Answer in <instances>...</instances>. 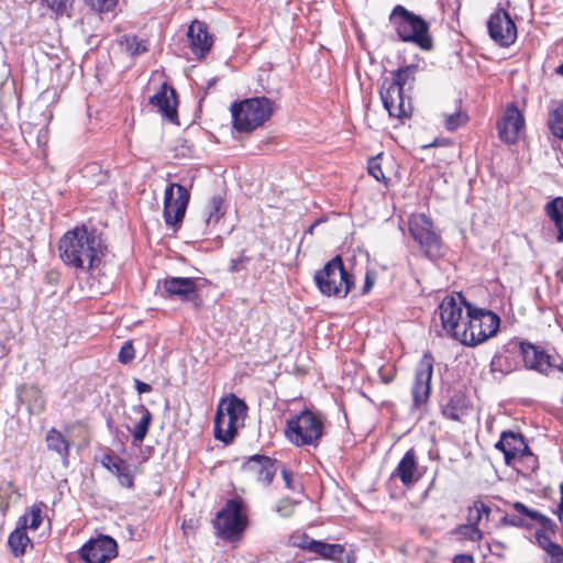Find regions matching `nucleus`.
<instances>
[{
    "label": "nucleus",
    "mask_w": 563,
    "mask_h": 563,
    "mask_svg": "<svg viewBox=\"0 0 563 563\" xmlns=\"http://www.w3.org/2000/svg\"><path fill=\"white\" fill-rule=\"evenodd\" d=\"M84 2L93 11L108 13L114 10L118 0H84Z\"/></svg>",
    "instance_id": "41"
},
{
    "label": "nucleus",
    "mask_w": 563,
    "mask_h": 563,
    "mask_svg": "<svg viewBox=\"0 0 563 563\" xmlns=\"http://www.w3.org/2000/svg\"><path fill=\"white\" fill-rule=\"evenodd\" d=\"M217 536L227 541H238L247 527L245 503L241 498L227 500L224 507L213 519Z\"/></svg>",
    "instance_id": "8"
},
{
    "label": "nucleus",
    "mask_w": 563,
    "mask_h": 563,
    "mask_svg": "<svg viewBox=\"0 0 563 563\" xmlns=\"http://www.w3.org/2000/svg\"><path fill=\"white\" fill-rule=\"evenodd\" d=\"M544 213L556 230V241L563 242V197L559 196L544 205Z\"/></svg>",
    "instance_id": "30"
},
{
    "label": "nucleus",
    "mask_w": 563,
    "mask_h": 563,
    "mask_svg": "<svg viewBox=\"0 0 563 563\" xmlns=\"http://www.w3.org/2000/svg\"><path fill=\"white\" fill-rule=\"evenodd\" d=\"M118 554V544L109 536L90 539L80 549V558L87 563H106Z\"/></svg>",
    "instance_id": "16"
},
{
    "label": "nucleus",
    "mask_w": 563,
    "mask_h": 563,
    "mask_svg": "<svg viewBox=\"0 0 563 563\" xmlns=\"http://www.w3.org/2000/svg\"><path fill=\"white\" fill-rule=\"evenodd\" d=\"M325 422L321 411L306 408L286 421L285 437L298 448H317L324 435Z\"/></svg>",
    "instance_id": "2"
},
{
    "label": "nucleus",
    "mask_w": 563,
    "mask_h": 563,
    "mask_svg": "<svg viewBox=\"0 0 563 563\" xmlns=\"http://www.w3.org/2000/svg\"><path fill=\"white\" fill-rule=\"evenodd\" d=\"M409 233L418 243L423 256L437 260L442 256V240L434 231L432 220L424 213L412 214L409 218Z\"/></svg>",
    "instance_id": "9"
},
{
    "label": "nucleus",
    "mask_w": 563,
    "mask_h": 563,
    "mask_svg": "<svg viewBox=\"0 0 563 563\" xmlns=\"http://www.w3.org/2000/svg\"><path fill=\"white\" fill-rule=\"evenodd\" d=\"M164 290L168 297H177L181 301H194L196 307L200 306L197 294L198 287L192 277H169L164 280Z\"/></svg>",
    "instance_id": "23"
},
{
    "label": "nucleus",
    "mask_w": 563,
    "mask_h": 563,
    "mask_svg": "<svg viewBox=\"0 0 563 563\" xmlns=\"http://www.w3.org/2000/svg\"><path fill=\"white\" fill-rule=\"evenodd\" d=\"M495 547H498V548H504V544L499 541H496L493 543Z\"/></svg>",
    "instance_id": "63"
},
{
    "label": "nucleus",
    "mask_w": 563,
    "mask_h": 563,
    "mask_svg": "<svg viewBox=\"0 0 563 563\" xmlns=\"http://www.w3.org/2000/svg\"><path fill=\"white\" fill-rule=\"evenodd\" d=\"M223 199L220 196H213L210 199L209 205L205 213L202 214V219L199 223L201 228L205 227L202 233H206L208 228L214 227L223 217Z\"/></svg>",
    "instance_id": "32"
},
{
    "label": "nucleus",
    "mask_w": 563,
    "mask_h": 563,
    "mask_svg": "<svg viewBox=\"0 0 563 563\" xmlns=\"http://www.w3.org/2000/svg\"><path fill=\"white\" fill-rule=\"evenodd\" d=\"M99 462L104 468L117 476L121 486L128 488L133 486V475L131 473L130 465L119 455L108 450L101 454Z\"/></svg>",
    "instance_id": "26"
},
{
    "label": "nucleus",
    "mask_w": 563,
    "mask_h": 563,
    "mask_svg": "<svg viewBox=\"0 0 563 563\" xmlns=\"http://www.w3.org/2000/svg\"><path fill=\"white\" fill-rule=\"evenodd\" d=\"M525 125V118L519 109L514 104H509L503 118L497 122L499 137L508 143L514 144L518 141L519 131Z\"/></svg>",
    "instance_id": "20"
},
{
    "label": "nucleus",
    "mask_w": 563,
    "mask_h": 563,
    "mask_svg": "<svg viewBox=\"0 0 563 563\" xmlns=\"http://www.w3.org/2000/svg\"><path fill=\"white\" fill-rule=\"evenodd\" d=\"M523 367L528 371L537 372L549 376L553 369L563 373V357L556 353H549L541 345L520 340L518 350Z\"/></svg>",
    "instance_id": "10"
},
{
    "label": "nucleus",
    "mask_w": 563,
    "mask_h": 563,
    "mask_svg": "<svg viewBox=\"0 0 563 563\" xmlns=\"http://www.w3.org/2000/svg\"><path fill=\"white\" fill-rule=\"evenodd\" d=\"M379 96L384 108L390 118L405 119L412 113L411 100H406L404 91L400 88L391 87V85L383 81Z\"/></svg>",
    "instance_id": "17"
},
{
    "label": "nucleus",
    "mask_w": 563,
    "mask_h": 563,
    "mask_svg": "<svg viewBox=\"0 0 563 563\" xmlns=\"http://www.w3.org/2000/svg\"><path fill=\"white\" fill-rule=\"evenodd\" d=\"M536 540L538 545L550 554L552 559L563 558V548L553 542L550 534L544 531H536Z\"/></svg>",
    "instance_id": "34"
},
{
    "label": "nucleus",
    "mask_w": 563,
    "mask_h": 563,
    "mask_svg": "<svg viewBox=\"0 0 563 563\" xmlns=\"http://www.w3.org/2000/svg\"><path fill=\"white\" fill-rule=\"evenodd\" d=\"M251 262V257L245 255V252L242 251L241 255L238 258H233L230 262L229 272L230 273H239L246 268L247 264Z\"/></svg>",
    "instance_id": "47"
},
{
    "label": "nucleus",
    "mask_w": 563,
    "mask_h": 563,
    "mask_svg": "<svg viewBox=\"0 0 563 563\" xmlns=\"http://www.w3.org/2000/svg\"><path fill=\"white\" fill-rule=\"evenodd\" d=\"M151 389H152L151 386L143 382V394L151 391Z\"/></svg>",
    "instance_id": "59"
},
{
    "label": "nucleus",
    "mask_w": 563,
    "mask_h": 563,
    "mask_svg": "<svg viewBox=\"0 0 563 563\" xmlns=\"http://www.w3.org/2000/svg\"><path fill=\"white\" fill-rule=\"evenodd\" d=\"M500 525L515 528H529V526L526 523L525 519L521 516L509 514H506L505 516L501 517Z\"/></svg>",
    "instance_id": "45"
},
{
    "label": "nucleus",
    "mask_w": 563,
    "mask_h": 563,
    "mask_svg": "<svg viewBox=\"0 0 563 563\" xmlns=\"http://www.w3.org/2000/svg\"><path fill=\"white\" fill-rule=\"evenodd\" d=\"M474 505L477 507L481 517H485L486 519H488L492 511L490 507L482 500L474 501Z\"/></svg>",
    "instance_id": "51"
},
{
    "label": "nucleus",
    "mask_w": 563,
    "mask_h": 563,
    "mask_svg": "<svg viewBox=\"0 0 563 563\" xmlns=\"http://www.w3.org/2000/svg\"><path fill=\"white\" fill-rule=\"evenodd\" d=\"M471 306L466 298L457 292L445 296L438 307L442 330L445 334L456 341L461 340L466 317H463L464 308Z\"/></svg>",
    "instance_id": "11"
},
{
    "label": "nucleus",
    "mask_w": 563,
    "mask_h": 563,
    "mask_svg": "<svg viewBox=\"0 0 563 563\" xmlns=\"http://www.w3.org/2000/svg\"><path fill=\"white\" fill-rule=\"evenodd\" d=\"M216 82H217L216 78H212L208 81L207 87L205 88V95L208 93L209 89H211V87H213Z\"/></svg>",
    "instance_id": "57"
},
{
    "label": "nucleus",
    "mask_w": 563,
    "mask_h": 563,
    "mask_svg": "<svg viewBox=\"0 0 563 563\" xmlns=\"http://www.w3.org/2000/svg\"><path fill=\"white\" fill-rule=\"evenodd\" d=\"M317 224H318V221H316L313 224H311V225L309 227V229H308V231H307V232L311 234V233L313 232L314 227H316Z\"/></svg>",
    "instance_id": "61"
},
{
    "label": "nucleus",
    "mask_w": 563,
    "mask_h": 563,
    "mask_svg": "<svg viewBox=\"0 0 563 563\" xmlns=\"http://www.w3.org/2000/svg\"><path fill=\"white\" fill-rule=\"evenodd\" d=\"M423 476L413 449H409L391 473V477L398 478L406 487L415 485Z\"/></svg>",
    "instance_id": "24"
},
{
    "label": "nucleus",
    "mask_w": 563,
    "mask_h": 563,
    "mask_svg": "<svg viewBox=\"0 0 563 563\" xmlns=\"http://www.w3.org/2000/svg\"><path fill=\"white\" fill-rule=\"evenodd\" d=\"M495 448L503 452L506 465L510 466L517 460L523 457H533L534 464L538 463L537 457L530 451L525 437L521 433L511 430L503 431L499 441Z\"/></svg>",
    "instance_id": "15"
},
{
    "label": "nucleus",
    "mask_w": 563,
    "mask_h": 563,
    "mask_svg": "<svg viewBox=\"0 0 563 563\" xmlns=\"http://www.w3.org/2000/svg\"><path fill=\"white\" fill-rule=\"evenodd\" d=\"M151 422V413L150 411L143 406V438L146 434L147 427Z\"/></svg>",
    "instance_id": "54"
},
{
    "label": "nucleus",
    "mask_w": 563,
    "mask_h": 563,
    "mask_svg": "<svg viewBox=\"0 0 563 563\" xmlns=\"http://www.w3.org/2000/svg\"><path fill=\"white\" fill-rule=\"evenodd\" d=\"M389 22L402 42L413 43L423 51L432 49L433 38L430 26L422 16L397 4L389 15Z\"/></svg>",
    "instance_id": "3"
},
{
    "label": "nucleus",
    "mask_w": 563,
    "mask_h": 563,
    "mask_svg": "<svg viewBox=\"0 0 563 563\" xmlns=\"http://www.w3.org/2000/svg\"><path fill=\"white\" fill-rule=\"evenodd\" d=\"M48 9L57 14H64L74 0H41Z\"/></svg>",
    "instance_id": "44"
},
{
    "label": "nucleus",
    "mask_w": 563,
    "mask_h": 563,
    "mask_svg": "<svg viewBox=\"0 0 563 563\" xmlns=\"http://www.w3.org/2000/svg\"><path fill=\"white\" fill-rule=\"evenodd\" d=\"M367 170L378 181L386 179L377 157L369 158Z\"/></svg>",
    "instance_id": "48"
},
{
    "label": "nucleus",
    "mask_w": 563,
    "mask_h": 563,
    "mask_svg": "<svg viewBox=\"0 0 563 563\" xmlns=\"http://www.w3.org/2000/svg\"><path fill=\"white\" fill-rule=\"evenodd\" d=\"M454 534L461 536L471 541H479L483 538V532L477 526H473L470 523H463L457 526L454 531Z\"/></svg>",
    "instance_id": "38"
},
{
    "label": "nucleus",
    "mask_w": 563,
    "mask_h": 563,
    "mask_svg": "<svg viewBox=\"0 0 563 563\" xmlns=\"http://www.w3.org/2000/svg\"><path fill=\"white\" fill-rule=\"evenodd\" d=\"M468 120V117L465 112L456 111L451 114H445L444 125L448 131H455L460 126L464 125Z\"/></svg>",
    "instance_id": "39"
},
{
    "label": "nucleus",
    "mask_w": 563,
    "mask_h": 563,
    "mask_svg": "<svg viewBox=\"0 0 563 563\" xmlns=\"http://www.w3.org/2000/svg\"><path fill=\"white\" fill-rule=\"evenodd\" d=\"M311 553L319 555L324 560L332 561L334 563H356L357 555L354 550L349 552L345 547L339 543H327L318 540V542L310 543Z\"/></svg>",
    "instance_id": "25"
},
{
    "label": "nucleus",
    "mask_w": 563,
    "mask_h": 563,
    "mask_svg": "<svg viewBox=\"0 0 563 563\" xmlns=\"http://www.w3.org/2000/svg\"><path fill=\"white\" fill-rule=\"evenodd\" d=\"M150 104L157 108L162 117L168 122L179 124L176 90L166 81H164L158 91L150 98Z\"/></svg>",
    "instance_id": "19"
},
{
    "label": "nucleus",
    "mask_w": 563,
    "mask_h": 563,
    "mask_svg": "<svg viewBox=\"0 0 563 563\" xmlns=\"http://www.w3.org/2000/svg\"><path fill=\"white\" fill-rule=\"evenodd\" d=\"M500 327V317L487 309L466 306V323L460 342L475 346L495 336Z\"/></svg>",
    "instance_id": "7"
},
{
    "label": "nucleus",
    "mask_w": 563,
    "mask_h": 563,
    "mask_svg": "<svg viewBox=\"0 0 563 563\" xmlns=\"http://www.w3.org/2000/svg\"><path fill=\"white\" fill-rule=\"evenodd\" d=\"M313 542H318V540L310 538L306 533L291 537V544L294 547H297V548L308 551L310 553H311V548H310L311 544L310 543H313Z\"/></svg>",
    "instance_id": "46"
},
{
    "label": "nucleus",
    "mask_w": 563,
    "mask_h": 563,
    "mask_svg": "<svg viewBox=\"0 0 563 563\" xmlns=\"http://www.w3.org/2000/svg\"><path fill=\"white\" fill-rule=\"evenodd\" d=\"M319 291L327 297L345 298L355 286L354 275L344 267L342 257L334 256L313 276Z\"/></svg>",
    "instance_id": "6"
},
{
    "label": "nucleus",
    "mask_w": 563,
    "mask_h": 563,
    "mask_svg": "<svg viewBox=\"0 0 563 563\" xmlns=\"http://www.w3.org/2000/svg\"><path fill=\"white\" fill-rule=\"evenodd\" d=\"M560 489H561V499H563V484H561Z\"/></svg>",
    "instance_id": "64"
},
{
    "label": "nucleus",
    "mask_w": 563,
    "mask_h": 563,
    "mask_svg": "<svg viewBox=\"0 0 563 563\" xmlns=\"http://www.w3.org/2000/svg\"><path fill=\"white\" fill-rule=\"evenodd\" d=\"M132 434L135 442L141 441V420L134 423Z\"/></svg>",
    "instance_id": "55"
},
{
    "label": "nucleus",
    "mask_w": 563,
    "mask_h": 563,
    "mask_svg": "<svg viewBox=\"0 0 563 563\" xmlns=\"http://www.w3.org/2000/svg\"><path fill=\"white\" fill-rule=\"evenodd\" d=\"M453 563H475L474 558L470 554H456Z\"/></svg>",
    "instance_id": "53"
},
{
    "label": "nucleus",
    "mask_w": 563,
    "mask_h": 563,
    "mask_svg": "<svg viewBox=\"0 0 563 563\" xmlns=\"http://www.w3.org/2000/svg\"><path fill=\"white\" fill-rule=\"evenodd\" d=\"M247 406L234 394L222 398L214 417V438L224 444L231 443L240 428L244 427Z\"/></svg>",
    "instance_id": "5"
},
{
    "label": "nucleus",
    "mask_w": 563,
    "mask_h": 563,
    "mask_svg": "<svg viewBox=\"0 0 563 563\" xmlns=\"http://www.w3.org/2000/svg\"><path fill=\"white\" fill-rule=\"evenodd\" d=\"M418 71L419 66L417 64L405 65L394 70L390 79L385 78L383 81L404 91L407 85H411L415 81Z\"/></svg>",
    "instance_id": "31"
},
{
    "label": "nucleus",
    "mask_w": 563,
    "mask_h": 563,
    "mask_svg": "<svg viewBox=\"0 0 563 563\" xmlns=\"http://www.w3.org/2000/svg\"><path fill=\"white\" fill-rule=\"evenodd\" d=\"M278 461L266 455L255 454L243 464V470L255 476L265 486L272 484L277 471Z\"/></svg>",
    "instance_id": "21"
},
{
    "label": "nucleus",
    "mask_w": 563,
    "mask_h": 563,
    "mask_svg": "<svg viewBox=\"0 0 563 563\" xmlns=\"http://www.w3.org/2000/svg\"><path fill=\"white\" fill-rule=\"evenodd\" d=\"M135 357V349L132 344V341H126L123 343L119 351L118 360L122 364L130 363Z\"/></svg>",
    "instance_id": "43"
},
{
    "label": "nucleus",
    "mask_w": 563,
    "mask_h": 563,
    "mask_svg": "<svg viewBox=\"0 0 563 563\" xmlns=\"http://www.w3.org/2000/svg\"><path fill=\"white\" fill-rule=\"evenodd\" d=\"M468 408V399L464 394L457 391L442 406V415L448 419L460 421L467 413Z\"/></svg>",
    "instance_id": "29"
},
{
    "label": "nucleus",
    "mask_w": 563,
    "mask_h": 563,
    "mask_svg": "<svg viewBox=\"0 0 563 563\" xmlns=\"http://www.w3.org/2000/svg\"><path fill=\"white\" fill-rule=\"evenodd\" d=\"M280 473L286 487L294 490L295 486L292 482V472L288 471L287 468H282Z\"/></svg>",
    "instance_id": "52"
},
{
    "label": "nucleus",
    "mask_w": 563,
    "mask_h": 563,
    "mask_svg": "<svg viewBox=\"0 0 563 563\" xmlns=\"http://www.w3.org/2000/svg\"><path fill=\"white\" fill-rule=\"evenodd\" d=\"M552 563H563V558H554L552 559Z\"/></svg>",
    "instance_id": "62"
},
{
    "label": "nucleus",
    "mask_w": 563,
    "mask_h": 563,
    "mask_svg": "<svg viewBox=\"0 0 563 563\" xmlns=\"http://www.w3.org/2000/svg\"><path fill=\"white\" fill-rule=\"evenodd\" d=\"M187 38L190 51L198 59L205 58L213 45L207 24L199 20H194L189 25Z\"/></svg>",
    "instance_id": "22"
},
{
    "label": "nucleus",
    "mask_w": 563,
    "mask_h": 563,
    "mask_svg": "<svg viewBox=\"0 0 563 563\" xmlns=\"http://www.w3.org/2000/svg\"><path fill=\"white\" fill-rule=\"evenodd\" d=\"M548 126L555 137L563 140V102L550 113Z\"/></svg>",
    "instance_id": "35"
},
{
    "label": "nucleus",
    "mask_w": 563,
    "mask_h": 563,
    "mask_svg": "<svg viewBox=\"0 0 563 563\" xmlns=\"http://www.w3.org/2000/svg\"><path fill=\"white\" fill-rule=\"evenodd\" d=\"M120 46L128 55L135 56L140 52L141 41L136 35H124L120 41Z\"/></svg>",
    "instance_id": "40"
},
{
    "label": "nucleus",
    "mask_w": 563,
    "mask_h": 563,
    "mask_svg": "<svg viewBox=\"0 0 563 563\" xmlns=\"http://www.w3.org/2000/svg\"><path fill=\"white\" fill-rule=\"evenodd\" d=\"M46 445L49 451L55 452L68 465L70 441L56 428H51L46 433Z\"/></svg>",
    "instance_id": "27"
},
{
    "label": "nucleus",
    "mask_w": 563,
    "mask_h": 563,
    "mask_svg": "<svg viewBox=\"0 0 563 563\" xmlns=\"http://www.w3.org/2000/svg\"><path fill=\"white\" fill-rule=\"evenodd\" d=\"M134 387L139 395H141V378H134Z\"/></svg>",
    "instance_id": "58"
},
{
    "label": "nucleus",
    "mask_w": 563,
    "mask_h": 563,
    "mask_svg": "<svg viewBox=\"0 0 563 563\" xmlns=\"http://www.w3.org/2000/svg\"><path fill=\"white\" fill-rule=\"evenodd\" d=\"M42 523V509L37 506H32L30 511L23 515L19 525L22 527L30 528L32 530H36Z\"/></svg>",
    "instance_id": "37"
},
{
    "label": "nucleus",
    "mask_w": 563,
    "mask_h": 563,
    "mask_svg": "<svg viewBox=\"0 0 563 563\" xmlns=\"http://www.w3.org/2000/svg\"><path fill=\"white\" fill-rule=\"evenodd\" d=\"M58 250L65 265L89 271L100 262L101 240L95 230L76 227L62 236Z\"/></svg>",
    "instance_id": "1"
},
{
    "label": "nucleus",
    "mask_w": 563,
    "mask_h": 563,
    "mask_svg": "<svg viewBox=\"0 0 563 563\" xmlns=\"http://www.w3.org/2000/svg\"><path fill=\"white\" fill-rule=\"evenodd\" d=\"M554 514L559 517L560 520L563 518V499H561L558 509L554 511Z\"/></svg>",
    "instance_id": "56"
},
{
    "label": "nucleus",
    "mask_w": 563,
    "mask_h": 563,
    "mask_svg": "<svg viewBox=\"0 0 563 563\" xmlns=\"http://www.w3.org/2000/svg\"><path fill=\"white\" fill-rule=\"evenodd\" d=\"M555 73L560 76H563V63L555 69Z\"/></svg>",
    "instance_id": "60"
},
{
    "label": "nucleus",
    "mask_w": 563,
    "mask_h": 563,
    "mask_svg": "<svg viewBox=\"0 0 563 563\" xmlns=\"http://www.w3.org/2000/svg\"><path fill=\"white\" fill-rule=\"evenodd\" d=\"M8 545L13 556L19 558L23 555L26 548L32 547L31 539L26 533V529L19 525L9 536Z\"/></svg>",
    "instance_id": "33"
},
{
    "label": "nucleus",
    "mask_w": 563,
    "mask_h": 563,
    "mask_svg": "<svg viewBox=\"0 0 563 563\" xmlns=\"http://www.w3.org/2000/svg\"><path fill=\"white\" fill-rule=\"evenodd\" d=\"M467 523L477 526L479 521L482 520L481 514L478 512L477 507L473 504L472 506H468L467 508V517H466Z\"/></svg>",
    "instance_id": "49"
},
{
    "label": "nucleus",
    "mask_w": 563,
    "mask_h": 563,
    "mask_svg": "<svg viewBox=\"0 0 563 563\" xmlns=\"http://www.w3.org/2000/svg\"><path fill=\"white\" fill-rule=\"evenodd\" d=\"M276 110L275 102L267 97L247 98L231 104L233 128L250 133L271 119Z\"/></svg>",
    "instance_id": "4"
},
{
    "label": "nucleus",
    "mask_w": 563,
    "mask_h": 563,
    "mask_svg": "<svg viewBox=\"0 0 563 563\" xmlns=\"http://www.w3.org/2000/svg\"><path fill=\"white\" fill-rule=\"evenodd\" d=\"M512 508L519 515L526 516V517L530 518L531 520L539 522V525L541 526V529H539L538 531H544L548 534L549 533L555 534L558 532L559 527L551 518H549L548 516H545L534 509L527 507L523 503L515 501L512 504Z\"/></svg>",
    "instance_id": "28"
},
{
    "label": "nucleus",
    "mask_w": 563,
    "mask_h": 563,
    "mask_svg": "<svg viewBox=\"0 0 563 563\" xmlns=\"http://www.w3.org/2000/svg\"><path fill=\"white\" fill-rule=\"evenodd\" d=\"M295 506L296 503L294 500L283 498L276 504V512L284 518H288L294 514Z\"/></svg>",
    "instance_id": "42"
},
{
    "label": "nucleus",
    "mask_w": 563,
    "mask_h": 563,
    "mask_svg": "<svg viewBox=\"0 0 563 563\" xmlns=\"http://www.w3.org/2000/svg\"><path fill=\"white\" fill-rule=\"evenodd\" d=\"M519 339H512L506 343L501 351L497 352L490 361L489 367L492 373H499L501 376L510 374L519 368L520 352L518 345Z\"/></svg>",
    "instance_id": "18"
},
{
    "label": "nucleus",
    "mask_w": 563,
    "mask_h": 563,
    "mask_svg": "<svg viewBox=\"0 0 563 563\" xmlns=\"http://www.w3.org/2000/svg\"><path fill=\"white\" fill-rule=\"evenodd\" d=\"M20 398L22 400L29 399L32 406H34L40 411L45 408V400L43 398L42 391L36 386H26L20 391Z\"/></svg>",
    "instance_id": "36"
},
{
    "label": "nucleus",
    "mask_w": 563,
    "mask_h": 563,
    "mask_svg": "<svg viewBox=\"0 0 563 563\" xmlns=\"http://www.w3.org/2000/svg\"><path fill=\"white\" fill-rule=\"evenodd\" d=\"M434 358L427 351L415 369V378L411 386L412 404L411 412L423 411L431 395V380L433 376Z\"/></svg>",
    "instance_id": "12"
},
{
    "label": "nucleus",
    "mask_w": 563,
    "mask_h": 563,
    "mask_svg": "<svg viewBox=\"0 0 563 563\" xmlns=\"http://www.w3.org/2000/svg\"><path fill=\"white\" fill-rule=\"evenodd\" d=\"M189 191L179 184H170L165 189L164 218L168 225L179 224L189 202Z\"/></svg>",
    "instance_id": "14"
},
{
    "label": "nucleus",
    "mask_w": 563,
    "mask_h": 563,
    "mask_svg": "<svg viewBox=\"0 0 563 563\" xmlns=\"http://www.w3.org/2000/svg\"><path fill=\"white\" fill-rule=\"evenodd\" d=\"M487 30L489 37L500 47H509L518 36L516 23L510 14L501 8L490 14Z\"/></svg>",
    "instance_id": "13"
},
{
    "label": "nucleus",
    "mask_w": 563,
    "mask_h": 563,
    "mask_svg": "<svg viewBox=\"0 0 563 563\" xmlns=\"http://www.w3.org/2000/svg\"><path fill=\"white\" fill-rule=\"evenodd\" d=\"M375 284V274L367 271L365 274L364 285L362 287V295L368 294Z\"/></svg>",
    "instance_id": "50"
}]
</instances>
